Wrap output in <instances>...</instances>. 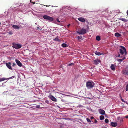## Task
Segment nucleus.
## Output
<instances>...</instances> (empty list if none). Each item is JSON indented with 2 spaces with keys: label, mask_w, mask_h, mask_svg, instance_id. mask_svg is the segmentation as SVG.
<instances>
[{
  "label": "nucleus",
  "mask_w": 128,
  "mask_h": 128,
  "mask_svg": "<svg viewBox=\"0 0 128 128\" xmlns=\"http://www.w3.org/2000/svg\"><path fill=\"white\" fill-rule=\"evenodd\" d=\"M120 48L119 50L120 54L122 55H123L124 53L125 55L127 54V52L125 48L123 46H120Z\"/></svg>",
  "instance_id": "obj_1"
},
{
  "label": "nucleus",
  "mask_w": 128,
  "mask_h": 128,
  "mask_svg": "<svg viewBox=\"0 0 128 128\" xmlns=\"http://www.w3.org/2000/svg\"><path fill=\"white\" fill-rule=\"evenodd\" d=\"M94 86V84L93 82L88 81L86 83V86L88 89L92 88Z\"/></svg>",
  "instance_id": "obj_2"
},
{
  "label": "nucleus",
  "mask_w": 128,
  "mask_h": 128,
  "mask_svg": "<svg viewBox=\"0 0 128 128\" xmlns=\"http://www.w3.org/2000/svg\"><path fill=\"white\" fill-rule=\"evenodd\" d=\"M123 119L120 116H118L117 117L116 120V122L117 124L120 125L123 122Z\"/></svg>",
  "instance_id": "obj_3"
},
{
  "label": "nucleus",
  "mask_w": 128,
  "mask_h": 128,
  "mask_svg": "<svg viewBox=\"0 0 128 128\" xmlns=\"http://www.w3.org/2000/svg\"><path fill=\"white\" fill-rule=\"evenodd\" d=\"M22 45L19 44H16V43L12 44L13 48H14L16 49H19L21 48Z\"/></svg>",
  "instance_id": "obj_4"
},
{
  "label": "nucleus",
  "mask_w": 128,
  "mask_h": 128,
  "mask_svg": "<svg viewBox=\"0 0 128 128\" xmlns=\"http://www.w3.org/2000/svg\"><path fill=\"white\" fill-rule=\"evenodd\" d=\"M86 29L82 28L81 30H78L77 32L79 34H84L86 33Z\"/></svg>",
  "instance_id": "obj_5"
},
{
  "label": "nucleus",
  "mask_w": 128,
  "mask_h": 128,
  "mask_svg": "<svg viewBox=\"0 0 128 128\" xmlns=\"http://www.w3.org/2000/svg\"><path fill=\"white\" fill-rule=\"evenodd\" d=\"M43 18L45 19L48 20L52 21L54 20V18L51 17H50L46 15H44L43 16Z\"/></svg>",
  "instance_id": "obj_6"
},
{
  "label": "nucleus",
  "mask_w": 128,
  "mask_h": 128,
  "mask_svg": "<svg viewBox=\"0 0 128 128\" xmlns=\"http://www.w3.org/2000/svg\"><path fill=\"white\" fill-rule=\"evenodd\" d=\"M122 73L126 75H128V65L126 66V68L122 71Z\"/></svg>",
  "instance_id": "obj_7"
},
{
  "label": "nucleus",
  "mask_w": 128,
  "mask_h": 128,
  "mask_svg": "<svg viewBox=\"0 0 128 128\" xmlns=\"http://www.w3.org/2000/svg\"><path fill=\"white\" fill-rule=\"evenodd\" d=\"M104 15L106 16H107L111 13V12L108 10V9H106L105 11Z\"/></svg>",
  "instance_id": "obj_8"
},
{
  "label": "nucleus",
  "mask_w": 128,
  "mask_h": 128,
  "mask_svg": "<svg viewBox=\"0 0 128 128\" xmlns=\"http://www.w3.org/2000/svg\"><path fill=\"white\" fill-rule=\"evenodd\" d=\"M6 64L7 67L9 69L12 70V68L11 66V63L10 62L6 63Z\"/></svg>",
  "instance_id": "obj_9"
},
{
  "label": "nucleus",
  "mask_w": 128,
  "mask_h": 128,
  "mask_svg": "<svg viewBox=\"0 0 128 128\" xmlns=\"http://www.w3.org/2000/svg\"><path fill=\"white\" fill-rule=\"evenodd\" d=\"M99 112L100 114L102 115H104L105 114V111L103 110L100 109L99 110Z\"/></svg>",
  "instance_id": "obj_10"
},
{
  "label": "nucleus",
  "mask_w": 128,
  "mask_h": 128,
  "mask_svg": "<svg viewBox=\"0 0 128 128\" xmlns=\"http://www.w3.org/2000/svg\"><path fill=\"white\" fill-rule=\"evenodd\" d=\"M50 99L53 101L56 102V99L52 95H50Z\"/></svg>",
  "instance_id": "obj_11"
},
{
  "label": "nucleus",
  "mask_w": 128,
  "mask_h": 128,
  "mask_svg": "<svg viewBox=\"0 0 128 128\" xmlns=\"http://www.w3.org/2000/svg\"><path fill=\"white\" fill-rule=\"evenodd\" d=\"M15 61L16 63L17 64L18 66H22V64L19 60L16 59L15 60Z\"/></svg>",
  "instance_id": "obj_12"
},
{
  "label": "nucleus",
  "mask_w": 128,
  "mask_h": 128,
  "mask_svg": "<svg viewBox=\"0 0 128 128\" xmlns=\"http://www.w3.org/2000/svg\"><path fill=\"white\" fill-rule=\"evenodd\" d=\"M78 20L82 22H84L85 21V20L84 18L80 17L78 18Z\"/></svg>",
  "instance_id": "obj_13"
},
{
  "label": "nucleus",
  "mask_w": 128,
  "mask_h": 128,
  "mask_svg": "<svg viewBox=\"0 0 128 128\" xmlns=\"http://www.w3.org/2000/svg\"><path fill=\"white\" fill-rule=\"evenodd\" d=\"M111 124L112 126L115 127L117 126V124L116 122H112L111 123Z\"/></svg>",
  "instance_id": "obj_14"
},
{
  "label": "nucleus",
  "mask_w": 128,
  "mask_h": 128,
  "mask_svg": "<svg viewBox=\"0 0 128 128\" xmlns=\"http://www.w3.org/2000/svg\"><path fill=\"white\" fill-rule=\"evenodd\" d=\"M100 61L97 59L94 60V63L96 65H97L98 64L99 62H100Z\"/></svg>",
  "instance_id": "obj_15"
},
{
  "label": "nucleus",
  "mask_w": 128,
  "mask_h": 128,
  "mask_svg": "<svg viewBox=\"0 0 128 128\" xmlns=\"http://www.w3.org/2000/svg\"><path fill=\"white\" fill-rule=\"evenodd\" d=\"M119 20L124 22H128V20H126L124 18H119Z\"/></svg>",
  "instance_id": "obj_16"
},
{
  "label": "nucleus",
  "mask_w": 128,
  "mask_h": 128,
  "mask_svg": "<svg viewBox=\"0 0 128 128\" xmlns=\"http://www.w3.org/2000/svg\"><path fill=\"white\" fill-rule=\"evenodd\" d=\"M110 68L111 69L113 70H115V68L113 64H112L110 66Z\"/></svg>",
  "instance_id": "obj_17"
},
{
  "label": "nucleus",
  "mask_w": 128,
  "mask_h": 128,
  "mask_svg": "<svg viewBox=\"0 0 128 128\" xmlns=\"http://www.w3.org/2000/svg\"><path fill=\"white\" fill-rule=\"evenodd\" d=\"M12 27L14 28L15 29H19L20 28L19 27L16 25H13L12 26Z\"/></svg>",
  "instance_id": "obj_18"
},
{
  "label": "nucleus",
  "mask_w": 128,
  "mask_h": 128,
  "mask_svg": "<svg viewBox=\"0 0 128 128\" xmlns=\"http://www.w3.org/2000/svg\"><path fill=\"white\" fill-rule=\"evenodd\" d=\"M121 34L118 33H116L115 34V36L116 37H120L121 36Z\"/></svg>",
  "instance_id": "obj_19"
},
{
  "label": "nucleus",
  "mask_w": 128,
  "mask_h": 128,
  "mask_svg": "<svg viewBox=\"0 0 128 128\" xmlns=\"http://www.w3.org/2000/svg\"><path fill=\"white\" fill-rule=\"evenodd\" d=\"M95 54L96 55L98 56L102 54L100 52L97 51H96L95 52Z\"/></svg>",
  "instance_id": "obj_20"
},
{
  "label": "nucleus",
  "mask_w": 128,
  "mask_h": 128,
  "mask_svg": "<svg viewBox=\"0 0 128 128\" xmlns=\"http://www.w3.org/2000/svg\"><path fill=\"white\" fill-rule=\"evenodd\" d=\"M126 58L124 57L123 58H122V59H118V62H122V61L123 60H124L125 59H126Z\"/></svg>",
  "instance_id": "obj_21"
},
{
  "label": "nucleus",
  "mask_w": 128,
  "mask_h": 128,
  "mask_svg": "<svg viewBox=\"0 0 128 128\" xmlns=\"http://www.w3.org/2000/svg\"><path fill=\"white\" fill-rule=\"evenodd\" d=\"M96 39L97 40L100 41V36H96Z\"/></svg>",
  "instance_id": "obj_22"
},
{
  "label": "nucleus",
  "mask_w": 128,
  "mask_h": 128,
  "mask_svg": "<svg viewBox=\"0 0 128 128\" xmlns=\"http://www.w3.org/2000/svg\"><path fill=\"white\" fill-rule=\"evenodd\" d=\"M53 40L55 41L60 42V40L58 39V38L57 37H56L55 38H54Z\"/></svg>",
  "instance_id": "obj_23"
},
{
  "label": "nucleus",
  "mask_w": 128,
  "mask_h": 128,
  "mask_svg": "<svg viewBox=\"0 0 128 128\" xmlns=\"http://www.w3.org/2000/svg\"><path fill=\"white\" fill-rule=\"evenodd\" d=\"M104 116L101 115L100 116V118L101 120H102L104 119Z\"/></svg>",
  "instance_id": "obj_24"
},
{
  "label": "nucleus",
  "mask_w": 128,
  "mask_h": 128,
  "mask_svg": "<svg viewBox=\"0 0 128 128\" xmlns=\"http://www.w3.org/2000/svg\"><path fill=\"white\" fill-rule=\"evenodd\" d=\"M74 65V63H71V64H68L67 65V66H73Z\"/></svg>",
  "instance_id": "obj_25"
},
{
  "label": "nucleus",
  "mask_w": 128,
  "mask_h": 128,
  "mask_svg": "<svg viewBox=\"0 0 128 128\" xmlns=\"http://www.w3.org/2000/svg\"><path fill=\"white\" fill-rule=\"evenodd\" d=\"M6 79L4 78H0V82L6 80Z\"/></svg>",
  "instance_id": "obj_26"
},
{
  "label": "nucleus",
  "mask_w": 128,
  "mask_h": 128,
  "mask_svg": "<svg viewBox=\"0 0 128 128\" xmlns=\"http://www.w3.org/2000/svg\"><path fill=\"white\" fill-rule=\"evenodd\" d=\"M86 120L88 122H91V120H90V119L88 118H86Z\"/></svg>",
  "instance_id": "obj_27"
},
{
  "label": "nucleus",
  "mask_w": 128,
  "mask_h": 128,
  "mask_svg": "<svg viewBox=\"0 0 128 128\" xmlns=\"http://www.w3.org/2000/svg\"><path fill=\"white\" fill-rule=\"evenodd\" d=\"M105 122L106 123H108V122H109V120H108V119H106L105 120Z\"/></svg>",
  "instance_id": "obj_28"
},
{
  "label": "nucleus",
  "mask_w": 128,
  "mask_h": 128,
  "mask_svg": "<svg viewBox=\"0 0 128 128\" xmlns=\"http://www.w3.org/2000/svg\"><path fill=\"white\" fill-rule=\"evenodd\" d=\"M126 91H127L128 90V84L126 85Z\"/></svg>",
  "instance_id": "obj_29"
},
{
  "label": "nucleus",
  "mask_w": 128,
  "mask_h": 128,
  "mask_svg": "<svg viewBox=\"0 0 128 128\" xmlns=\"http://www.w3.org/2000/svg\"><path fill=\"white\" fill-rule=\"evenodd\" d=\"M8 34L10 35H12V31H9L8 32Z\"/></svg>",
  "instance_id": "obj_30"
},
{
  "label": "nucleus",
  "mask_w": 128,
  "mask_h": 128,
  "mask_svg": "<svg viewBox=\"0 0 128 128\" xmlns=\"http://www.w3.org/2000/svg\"><path fill=\"white\" fill-rule=\"evenodd\" d=\"M68 44H66L64 43V48L68 47Z\"/></svg>",
  "instance_id": "obj_31"
},
{
  "label": "nucleus",
  "mask_w": 128,
  "mask_h": 128,
  "mask_svg": "<svg viewBox=\"0 0 128 128\" xmlns=\"http://www.w3.org/2000/svg\"><path fill=\"white\" fill-rule=\"evenodd\" d=\"M14 77V76H12L11 77L8 78V79H11V78H13Z\"/></svg>",
  "instance_id": "obj_32"
},
{
  "label": "nucleus",
  "mask_w": 128,
  "mask_h": 128,
  "mask_svg": "<svg viewBox=\"0 0 128 128\" xmlns=\"http://www.w3.org/2000/svg\"><path fill=\"white\" fill-rule=\"evenodd\" d=\"M36 30H41V29H40V28L38 27H36Z\"/></svg>",
  "instance_id": "obj_33"
},
{
  "label": "nucleus",
  "mask_w": 128,
  "mask_h": 128,
  "mask_svg": "<svg viewBox=\"0 0 128 128\" xmlns=\"http://www.w3.org/2000/svg\"><path fill=\"white\" fill-rule=\"evenodd\" d=\"M16 65V64L15 63H13L12 65L13 66H14Z\"/></svg>",
  "instance_id": "obj_34"
},
{
  "label": "nucleus",
  "mask_w": 128,
  "mask_h": 128,
  "mask_svg": "<svg viewBox=\"0 0 128 128\" xmlns=\"http://www.w3.org/2000/svg\"><path fill=\"white\" fill-rule=\"evenodd\" d=\"M120 97H121V100H122V101L123 102H125L124 101V100L122 99V97H121V96H120Z\"/></svg>",
  "instance_id": "obj_35"
},
{
  "label": "nucleus",
  "mask_w": 128,
  "mask_h": 128,
  "mask_svg": "<svg viewBox=\"0 0 128 128\" xmlns=\"http://www.w3.org/2000/svg\"><path fill=\"white\" fill-rule=\"evenodd\" d=\"M94 122L95 123H97V120H96L95 119V120H94Z\"/></svg>",
  "instance_id": "obj_36"
},
{
  "label": "nucleus",
  "mask_w": 128,
  "mask_h": 128,
  "mask_svg": "<svg viewBox=\"0 0 128 128\" xmlns=\"http://www.w3.org/2000/svg\"><path fill=\"white\" fill-rule=\"evenodd\" d=\"M70 25V24H68V25H67V28H69Z\"/></svg>",
  "instance_id": "obj_37"
},
{
  "label": "nucleus",
  "mask_w": 128,
  "mask_h": 128,
  "mask_svg": "<svg viewBox=\"0 0 128 128\" xmlns=\"http://www.w3.org/2000/svg\"><path fill=\"white\" fill-rule=\"evenodd\" d=\"M40 106L39 105H38L36 106V107L37 108H39L40 107Z\"/></svg>",
  "instance_id": "obj_38"
},
{
  "label": "nucleus",
  "mask_w": 128,
  "mask_h": 128,
  "mask_svg": "<svg viewBox=\"0 0 128 128\" xmlns=\"http://www.w3.org/2000/svg\"><path fill=\"white\" fill-rule=\"evenodd\" d=\"M77 38L79 40L80 38V37L79 36H78L77 37Z\"/></svg>",
  "instance_id": "obj_39"
},
{
  "label": "nucleus",
  "mask_w": 128,
  "mask_h": 128,
  "mask_svg": "<svg viewBox=\"0 0 128 128\" xmlns=\"http://www.w3.org/2000/svg\"><path fill=\"white\" fill-rule=\"evenodd\" d=\"M120 54H118V56H116L117 57H119L120 56Z\"/></svg>",
  "instance_id": "obj_40"
},
{
  "label": "nucleus",
  "mask_w": 128,
  "mask_h": 128,
  "mask_svg": "<svg viewBox=\"0 0 128 128\" xmlns=\"http://www.w3.org/2000/svg\"><path fill=\"white\" fill-rule=\"evenodd\" d=\"M64 119H65V120H68V119L70 120V118H64Z\"/></svg>",
  "instance_id": "obj_41"
},
{
  "label": "nucleus",
  "mask_w": 128,
  "mask_h": 128,
  "mask_svg": "<svg viewBox=\"0 0 128 128\" xmlns=\"http://www.w3.org/2000/svg\"><path fill=\"white\" fill-rule=\"evenodd\" d=\"M62 46L64 47V43L62 44Z\"/></svg>",
  "instance_id": "obj_42"
},
{
  "label": "nucleus",
  "mask_w": 128,
  "mask_h": 128,
  "mask_svg": "<svg viewBox=\"0 0 128 128\" xmlns=\"http://www.w3.org/2000/svg\"><path fill=\"white\" fill-rule=\"evenodd\" d=\"M90 118L91 119H93L94 118V117L93 116H91Z\"/></svg>",
  "instance_id": "obj_43"
},
{
  "label": "nucleus",
  "mask_w": 128,
  "mask_h": 128,
  "mask_svg": "<svg viewBox=\"0 0 128 128\" xmlns=\"http://www.w3.org/2000/svg\"><path fill=\"white\" fill-rule=\"evenodd\" d=\"M125 118H128V116L127 115V116H125Z\"/></svg>",
  "instance_id": "obj_44"
},
{
  "label": "nucleus",
  "mask_w": 128,
  "mask_h": 128,
  "mask_svg": "<svg viewBox=\"0 0 128 128\" xmlns=\"http://www.w3.org/2000/svg\"><path fill=\"white\" fill-rule=\"evenodd\" d=\"M126 13L127 14V15L128 16V10H127L126 12Z\"/></svg>",
  "instance_id": "obj_45"
},
{
  "label": "nucleus",
  "mask_w": 128,
  "mask_h": 128,
  "mask_svg": "<svg viewBox=\"0 0 128 128\" xmlns=\"http://www.w3.org/2000/svg\"><path fill=\"white\" fill-rule=\"evenodd\" d=\"M57 20L58 22H60L59 21V20Z\"/></svg>",
  "instance_id": "obj_46"
},
{
  "label": "nucleus",
  "mask_w": 128,
  "mask_h": 128,
  "mask_svg": "<svg viewBox=\"0 0 128 128\" xmlns=\"http://www.w3.org/2000/svg\"><path fill=\"white\" fill-rule=\"evenodd\" d=\"M32 3H33V4H34L35 3V2H32Z\"/></svg>",
  "instance_id": "obj_47"
},
{
  "label": "nucleus",
  "mask_w": 128,
  "mask_h": 128,
  "mask_svg": "<svg viewBox=\"0 0 128 128\" xmlns=\"http://www.w3.org/2000/svg\"><path fill=\"white\" fill-rule=\"evenodd\" d=\"M120 58H122V56H120Z\"/></svg>",
  "instance_id": "obj_48"
},
{
  "label": "nucleus",
  "mask_w": 128,
  "mask_h": 128,
  "mask_svg": "<svg viewBox=\"0 0 128 128\" xmlns=\"http://www.w3.org/2000/svg\"><path fill=\"white\" fill-rule=\"evenodd\" d=\"M1 24V23L0 22V24Z\"/></svg>",
  "instance_id": "obj_49"
}]
</instances>
